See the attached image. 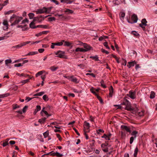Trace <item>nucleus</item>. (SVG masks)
Segmentation results:
<instances>
[{"label":"nucleus","instance_id":"obj_54","mask_svg":"<svg viewBox=\"0 0 157 157\" xmlns=\"http://www.w3.org/2000/svg\"><path fill=\"white\" fill-rule=\"evenodd\" d=\"M134 138H135L133 136L131 137L130 138V142H129L130 144H132V143H133V141L134 140Z\"/></svg>","mask_w":157,"mask_h":157},{"label":"nucleus","instance_id":"obj_33","mask_svg":"<svg viewBox=\"0 0 157 157\" xmlns=\"http://www.w3.org/2000/svg\"><path fill=\"white\" fill-rule=\"evenodd\" d=\"M138 132L136 131H133L131 133V135L133 136H134V137L135 138L136 137V135L138 134Z\"/></svg>","mask_w":157,"mask_h":157},{"label":"nucleus","instance_id":"obj_44","mask_svg":"<svg viewBox=\"0 0 157 157\" xmlns=\"http://www.w3.org/2000/svg\"><path fill=\"white\" fill-rule=\"evenodd\" d=\"M21 47V44H19L18 45H16L15 46H13L12 48H20Z\"/></svg>","mask_w":157,"mask_h":157},{"label":"nucleus","instance_id":"obj_46","mask_svg":"<svg viewBox=\"0 0 157 157\" xmlns=\"http://www.w3.org/2000/svg\"><path fill=\"white\" fill-rule=\"evenodd\" d=\"M101 137L102 138H105L106 140H110V139H109L107 135H106L105 134H104L103 136H101Z\"/></svg>","mask_w":157,"mask_h":157},{"label":"nucleus","instance_id":"obj_47","mask_svg":"<svg viewBox=\"0 0 157 157\" xmlns=\"http://www.w3.org/2000/svg\"><path fill=\"white\" fill-rule=\"evenodd\" d=\"M49 133L48 131H46L43 133L44 137L45 138H46L48 135Z\"/></svg>","mask_w":157,"mask_h":157},{"label":"nucleus","instance_id":"obj_49","mask_svg":"<svg viewBox=\"0 0 157 157\" xmlns=\"http://www.w3.org/2000/svg\"><path fill=\"white\" fill-rule=\"evenodd\" d=\"M55 45L60 46L63 45V43L62 42L55 43Z\"/></svg>","mask_w":157,"mask_h":157},{"label":"nucleus","instance_id":"obj_14","mask_svg":"<svg viewBox=\"0 0 157 157\" xmlns=\"http://www.w3.org/2000/svg\"><path fill=\"white\" fill-rule=\"evenodd\" d=\"M61 2L67 3V4H71L73 2V1L70 0H61L60 1Z\"/></svg>","mask_w":157,"mask_h":157},{"label":"nucleus","instance_id":"obj_16","mask_svg":"<svg viewBox=\"0 0 157 157\" xmlns=\"http://www.w3.org/2000/svg\"><path fill=\"white\" fill-rule=\"evenodd\" d=\"M38 53V52H29L26 56H33L37 54Z\"/></svg>","mask_w":157,"mask_h":157},{"label":"nucleus","instance_id":"obj_50","mask_svg":"<svg viewBox=\"0 0 157 157\" xmlns=\"http://www.w3.org/2000/svg\"><path fill=\"white\" fill-rule=\"evenodd\" d=\"M56 19L54 17H49L48 18V20L49 21H55Z\"/></svg>","mask_w":157,"mask_h":157},{"label":"nucleus","instance_id":"obj_34","mask_svg":"<svg viewBox=\"0 0 157 157\" xmlns=\"http://www.w3.org/2000/svg\"><path fill=\"white\" fill-rule=\"evenodd\" d=\"M58 68V67H55V66H52L50 67V70L52 71H55Z\"/></svg>","mask_w":157,"mask_h":157},{"label":"nucleus","instance_id":"obj_3","mask_svg":"<svg viewBox=\"0 0 157 157\" xmlns=\"http://www.w3.org/2000/svg\"><path fill=\"white\" fill-rule=\"evenodd\" d=\"M22 19L23 17H22L17 16L16 15L14 21L12 23L11 25L12 26L18 24Z\"/></svg>","mask_w":157,"mask_h":157},{"label":"nucleus","instance_id":"obj_45","mask_svg":"<svg viewBox=\"0 0 157 157\" xmlns=\"http://www.w3.org/2000/svg\"><path fill=\"white\" fill-rule=\"evenodd\" d=\"M132 34L135 36H139V34L138 33L136 32L135 31H132Z\"/></svg>","mask_w":157,"mask_h":157},{"label":"nucleus","instance_id":"obj_11","mask_svg":"<svg viewBox=\"0 0 157 157\" xmlns=\"http://www.w3.org/2000/svg\"><path fill=\"white\" fill-rule=\"evenodd\" d=\"M132 19L134 21V23H136L138 20V18L136 15L133 14L131 17Z\"/></svg>","mask_w":157,"mask_h":157},{"label":"nucleus","instance_id":"obj_22","mask_svg":"<svg viewBox=\"0 0 157 157\" xmlns=\"http://www.w3.org/2000/svg\"><path fill=\"white\" fill-rule=\"evenodd\" d=\"M64 12L67 13V14L72 13H73V11L72 10L67 9L66 10L64 11Z\"/></svg>","mask_w":157,"mask_h":157},{"label":"nucleus","instance_id":"obj_60","mask_svg":"<svg viewBox=\"0 0 157 157\" xmlns=\"http://www.w3.org/2000/svg\"><path fill=\"white\" fill-rule=\"evenodd\" d=\"M28 21H29L26 18L22 21L21 24H24L26 22H28Z\"/></svg>","mask_w":157,"mask_h":157},{"label":"nucleus","instance_id":"obj_59","mask_svg":"<svg viewBox=\"0 0 157 157\" xmlns=\"http://www.w3.org/2000/svg\"><path fill=\"white\" fill-rule=\"evenodd\" d=\"M37 111H39L41 109V107L40 105H37L36 109Z\"/></svg>","mask_w":157,"mask_h":157},{"label":"nucleus","instance_id":"obj_2","mask_svg":"<svg viewBox=\"0 0 157 157\" xmlns=\"http://www.w3.org/2000/svg\"><path fill=\"white\" fill-rule=\"evenodd\" d=\"M65 52H64L58 51L57 52L55 53V54L57 56V57L61 58L67 59V57L65 55Z\"/></svg>","mask_w":157,"mask_h":157},{"label":"nucleus","instance_id":"obj_42","mask_svg":"<svg viewBox=\"0 0 157 157\" xmlns=\"http://www.w3.org/2000/svg\"><path fill=\"white\" fill-rule=\"evenodd\" d=\"M43 99L45 101H48V97L46 95H44L43 96Z\"/></svg>","mask_w":157,"mask_h":157},{"label":"nucleus","instance_id":"obj_62","mask_svg":"<svg viewBox=\"0 0 157 157\" xmlns=\"http://www.w3.org/2000/svg\"><path fill=\"white\" fill-rule=\"evenodd\" d=\"M44 94V92H40L38 93V96H41L43 95V94Z\"/></svg>","mask_w":157,"mask_h":157},{"label":"nucleus","instance_id":"obj_32","mask_svg":"<svg viewBox=\"0 0 157 157\" xmlns=\"http://www.w3.org/2000/svg\"><path fill=\"white\" fill-rule=\"evenodd\" d=\"M12 61L11 59H6L5 61V64L6 66H8V64L11 63Z\"/></svg>","mask_w":157,"mask_h":157},{"label":"nucleus","instance_id":"obj_25","mask_svg":"<svg viewBox=\"0 0 157 157\" xmlns=\"http://www.w3.org/2000/svg\"><path fill=\"white\" fill-rule=\"evenodd\" d=\"M52 151H51V152H50L48 153H47L43 155H42V156H44V155H51L52 156H56V152H53L52 153Z\"/></svg>","mask_w":157,"mask_h":157},{"label":"nucleus","instance_id":"obj_15","mask_svg":"<svg viewBox=\"0 0 157 157\" xmlns=\"http://www.w3.org/2000/svg\"><path fill=\"white\" fill-rule=\"evenodd\" d=\"M55 15L56 16H58L59 17V19H60L61 20H63L65 19H66V17L63 15V14H59L57 13Z\"/></svg>","mask_w":157,"mask_h":157},{"label":"nucleus","instance_id":"obj_58","mask_svg":"<svg viewBox=\"0 0 157 157\" xmlns=\"http://www.w3.org/2000/svg\"><path fill=\"white\" fill-rule=\"evenodd\" d=\"M44 51V49L43 48H40L38 50V52L40 53H43Z\"/></svg>","mask_w":157,"mask_h":157},{"label":"nucleus","instance_id":"obj_64","mask_svg":"<svg viewBox=\"0 0 157 157\" xmlns=\"http://www.w3.org/2000/svg\"><path fill=\"white\" fill-rule=\"evenodd\" d=\"M8 144H9L8 142H5L3 143L2 146L3 147H5L6 146L8 145Z\"/></svg>","mask_w":157,"mask_h":157},{"label":"nucleus","instance_id":"obj_23","mask_svg":"<svg viewBox=\"0 0 157 157\" xmlns=\"http://www.w3.org/2000/svg\"><path fill=\"white\" fill-rule=\"evenodd\" d=\"M141 23L143 25L146 26L147 25V21L145 18L143 19L142 20Z\"/></svg>","mask_w":157,"mask_h":157},{"label":"nucleus","instance_id":"obj_55","mask_svg":"<svg viewBox=\"0 0 157 157\" xmlns=\"http://www.w3.org/2000/svg\"><path fill=\"white\" fill-rule=\"evenodd\" d=\"M101 52H102L103 53H105L106 54H108L109 53V52H108L107 51H106V50H105V49L102 48L101 49Z\"/></svg>","mask_w":157,"mask_h":157},{"label":"nucleus","instance_id":"obj_48","mask_svg":"<svg viewBox=\"0 0 157 157\" xmlns=\"http://www.w3.org/2000/svg\"><path fill=\"white\" fill-rule=\"evenodd\" d=\"M71 44L70 42L67 41L65 42L64 46H71Z\"/></svg>","mask_w":157,"mask_h":157},{"label":"nucleus","instance_id":"obj_30","mask_svg":"<svg viewBox=\"0 0 157 157\" xmlns=\"http://www.w3.org/2000/svg\"><path fill=\"white\" fill-rule=\"evenodd\" d=\"M155 93L153 91H151L150 95V97L151 99L154 98L155 97Z\"/></svg>","mask_w":157,"mask_h":157},{"label":"nucleus","instance_id":"obj_4","mask_svg":"<svg viewBox=\"0 0 157 157\" xmlns=\"http://www.w3.org/2000/svg\"><path fill=\"white\" fill-rule=\"evenodd\" d=\"M47 10L46 9V7H44L43 8L38 9L36 11V13L37 14H41L44 13H47Z\"/></svg>","mask_w":157,"mask_h":157},{"label":"nucleus","instance_id":"obj_57","mask_svg":"<svg viewBox=\"0 0 157 157\" xmlns=\"http://www.w3.org/2000/svg\"><path fill=\"white\" fill-rule=\"evenodd\" d=\"M56 156L58 157H61L63 155L62 154H60L58 152H56Z\"/></svg>","mask_w":157,"mask_h":157},{"label":"nucleus","instance_id":"obj_20","mask_svg":"<svg viewBox=\"0 0 157 157\" xmlns=\"http://www.w3.org/2000/svg\"><path fill=\"white\" fill-rule=\"evenodd\" d=\"M48 25H39L36 26V28H40L44 29H47L48 28Z\"/></svg>","mask_w":157,"mask_h":157},{"label":"nucleus","instance_id":"obj_53","mask_svg":"<svg viewBox=\"0 0 157 157\" xmlns=\"http://www.w3.org/2000/svg\"><path fill=\"white\" fill-rule=\"evenodd\" d=\"M14 66L15 67H18L22 66H23V64L21 63H19L18 64H14Z\"/></svg>","mask_w":157,"mask_h":157},{"label":"nucleus","instance_id":"obj_40","mask_svg":"<svg viewBox=\"0 0 157 157\" xmlns=\"http://www.w3.org/2000/svg\"><path fill=\"white\" fill-rule=\"evenodd\" d=\"M3 24L4 25L6 26L7 27V29L8 28V22L6 20H4L3 22Z\"/></svg>","mask_w":157,"mask_h":157},{"label":"nucleus","instance_id":"obj_7","mask_svg":"<svg viewBox=\"0 0 157 157\" xmlns=\"http://www.w3.org/2000/svg\"><path fill=\"white\" fill-rule=\"evenodd\" d=\"M84 48L85 49L84 50L85 51V52L88 51L91 49V47L89 45L86 44L84 43L83 44Z\"/></svg>","mask_w":157,"mask_h":157},{"label":"nucleus","instance_id":"obj_51","mask_svg":"<svg viewBox=\"0 0 157 157\" xmlns=\"http://www.w3.org/2000/svg\"><path fill=\"white\" fill-rule=\"evenodd\" d=\"M52 8V7H48V8L46 7V9L47 10V11H48L47 12V13H50V12L51 11V10Z\"/></svg>","mask_w":157,"mask_h":157},{"label":"nucleus","instance_id":"obj_35","mask_svg":"<svg viewBox=\"0 0 157 157\" xmlns=\"http://www.w3.org/2000/svg\"><path fill=\"white\" fill-rule=\"evenodd\" d=\"M31 78H30L29 79H27L26 80H22L21 81V82L22 83H23V84H24L29 82V79Z\"/></svg>","mask_w":157,"mask_h":157},{"label":"nucleus","instance_id":"obj_28","mask_svg":"<svg viewBox=\"0 0 157 157\" xmlns=\"http://www.w3.org/2000/svg\"><path fill=\"white\" fill-rule=\"evenodd\" d=\"M9 95L10 94L9 93H6L4 94H1L0 95V98L8 97Z\"/></svg>","mask_w":157,"mask_h":157},{"label":"nucleus","instance_id":"obj_8","mask_svg":"<svg viewBox=\"0 0 157 157\" xmlns=\"http://www.w3.org/2000/svg\"><path fill=\"white\" fill-rule=\"evenodd\" d=\"M125 3V0H115L113 1V4L115 5H119L121 3Z\"/></svg>","mask_w":157,"mask_h":157},{"label":"nucleus","instance_id":"obj_43","mask_svg":"<svg viewBox=\"0 0 157 157\" xmlns=\"http://www.w3.org/2000/svg\"><path fill=\"white\" fill-rule=\"evenodd\" d=\"M104 81L103 80H102L101 82V86L103 87L104 88H106V86L105 84H104Z\"/></svg>","mask_w":157,"mask_h":157},{"label":"nucleus","instance_id":"obj_18","mask_svg":"<svg viewBox=\"0 0 157 157\" xmlns=\"http://www.w3.org/2000/svg\"><path fill=\"white\" fill-rule=\"evenodd\" d=\"M16 16V15L13 14V15L11 17L10 20V22L11 23H12L13 21H14L15 18Z\"/></svg>","mask_w":157,"mask_h":157},{"label":"nucleus","instance_id":"obj_38","mask_svg":"<svg viewBox=\"0 0 157 157\" xmlns=\"http://www.w3.org/2000/svg\"><path fill=\"white\" fill-rule=\"evenodd\" d=\"M84 135L86 136V139H88L89 138V137L86 134V133L88 132H89V131L86 130L85 129H84Z\"/></svg>","mask_w":157,"mask_h":157},{"label":"nucleus","instance_id":"obj_12","mask_svg":"<svg viewBox=\"0 0 157 157\" xmlns=\"http://www.w3.org/2000/svg\"><path fill=\"white\" fill-rule=\"evenodd\" d=\"M128 65H127V66L129 68H130L132 66H133L135 65L136 64V62L134 61L132 62H128Z\"/></svg>","mask_w":157,"mask_h":157},{"label":"nucleus","instance_id":"obj_52","mask_svg":"<svg viewBox=\"0 0 157 157\" xmlns=\"http://www.w3.org/2000/svg\"><path fill=\"white\" fill-rule=\"evenodd\" d=\"M103 45L107 48L109 49V47L108 46V43L107 42H106L104 43Z\"/></svg>","mask_w":157,"mask_h":157},{"label":"nucleus","instance_id":"obj_36","mask_svg":"<svg viewBox=\"0 0 157 157\" xmlns=\"http://www.w3.org/2000/svg\"><path fill=\"white\" fill-rule=\"evenodd\" d=\"M13 109L14 110L15 109L17 108H20V106L17 104H13Z\"/></svg>","mask_w":157,"mask_h":157},{"label":"nucleus","instance_id":"obj_17","mask_svg":"<svg viewBox=\"0 0 157 157\" xmlns=\"http://www.w3.org/2000/svg\"><path fill=\"white\" fill-rule=\"evenodd\" d=\"M71 77H72L71 78V79L70 80L76 83L78 82L77 81V79L76 78H74L73 76H71Z\"/></svg>","mask_w":157,"mask_h":157},{"label":"nucleus","instance_id":"obj_19","mask_svg":"<svg viewBox=\"0 0 157 157\" xmlns=\"http://www.w3.org/2000/svg\"><path fill=\"white\" fill-rule=\"evenodd\" d=\"M47 119L46 117L42 118L38 120V122L40 123H44L45 122V121Z\"/></svg>","mask_w":157,"mask_h":157},{"label":"nucleus","instance_id":"obj_6","mask_svg":"<svg viewBox=\"0 0 157 157\" xmlns=\"http://www.w3.org/2000/svg\"><path fill=\"white\" fill-rule=\"evenodd\" d=\"M49 16L50 15H48L45 17L44 16L40 15L39 16L37 17H36V18L37 19V21H39V22H41L43 21L45 18H46L47 17Z\"/></svg>","mask_w":157,"mask_h":157},{"label":"nucleus","instance_id":"obj_13","mask_svg":"<svg viewBox=\"0 0 157 157\" xmlns=\"http://www.w3.org/2000/svg\"><path fill=\"white\" fill-rule=\"evenodd\" d=\"M109 96H110V97H111L112 96V93H113V88L112 86H110V88L109 89Z\"/></svg>","mask_w":157,"mask_h":157},{"label":"nucleus","instance_id":"obj_9","mask_svg":"<svg viewBox=\"0 0 157 157\" xmlns=\"http://www.w3.org/2000/svg\"><path fill=\"white\" fill-rule=\"evenodd\" d=\"M84 129L87 131L90 127V125L89 123L87 122L86 121L84 122Z\"/></svg>","mask_w":157,"mask_h":157},{"label":"nucleus","instance_id":"obj_56","mask_svg":"<svg viewBox=\"0 0 157 157\" xmlns=\"http://www.w3.org/2000/svg\"><path fill=\"white\" fill-rule=\"evenodd\" d=\"M28 107V106H27L26 105L22 109V111L23 113H25L26 112V109H27Z\"/></svg>","mask_w":157,"mask_h":157},{"label":"nucleus","instance_id":"obj_31","mask_svg":"<svg viewBox=\"0 0 157 157\" xmlns=\"http://www.w3.org/2000/svg\"><path fill=\"white\" fill-rule=\"evenodd\" d=\"M8 0H6L4 2V3L0 4V6H1V7H3V6L6 5L7 3H8Z\"/></svg>","mask_w":157,"mask_h":157},{"label":"nucleus","instance_id":"obj_21","mask_svg":"<svg viewBox=\"0 0 157 157\" xmlns=\"http://www.w3.org/2000/svg\"><path fill=\"white\" fill-rule=\"evenodd\" d=\"M125 16V13L124 12H121L120 14V17L121 19L123 20L124 19V17Z\"/></svg>","mask_w":157,"mask_h":157},{"label":"nucleus","instance_id":"obj_5","mask_svg":"<svg viewBox=\"0 0 157 157\" xmlns=\"http://www.w3.org/2000/svg\"><path fill=\"white\" fill-rule=\"evenodd\" d=\"M136 92L135 91L132 92V91H130L129 92V94H127V95L131 99H134L136 98Z\"/></svg>","mask_w":157,"mask_h":157},{"label":"nucleus","instance_id":"obj_63","mask_svg":"<svg viewBox=\"0 0 157 157\" xmlns=\"http://www.w3.org/2000/svg\"><path fill=\"white\" fill-rule=\"evenodd\" d=\"M73 129L74 130L75 132L76 133V134L78 136H80V134L78 132V131L77 130V129L75 128H73Z\"/></svg>","mask_w":157,"mask_h":157},{"label":"nucleus","instance_id":"obj_61","mask_svg":"<svg viewBox=\"0 0 157 157\" xmlns=\"http://www.w3.org/2000/svg\"><path fill=\"white\" fill-rule=\"evenodd\" d=\"M93 89V88L90 89V91L92 93H93V94H94L96 96V95H97V94L95 92L94 90Z\"/></svg>","mask_w":157,"mask_h":157},{"label":"nucleus","instance_id":"obj_29","mask_svg":"<svg viewBox=\"0 0 157 157\" xmlns=\"http://www.w3.org/2000/svg\"><path fill=\"white\" fill-rule=\"evenodd\" d=\"M138 151V149L137 147L135 149L134 151V157H137V153Z\"/></svg>","mask_w":157,"mask_h":157},{"label":"nucleus","instance_id":"obj_27","mask_svg":"<svg viewBox=\"0 0 157 157\" xmlns=\"http://www.w3.org/2000/svg\"><path fill=\"white\" fill-rule=\"evenodd\" d=\"M75 51L76 52H78V51H80V52H85V51L84 50L83 48H76L75 49Z\"/></svg>","mask_w":157,"mask_h":157},{"label":"nucleus","instance_id":"obj_39","mask_svg":"<svg viewBox=\"0 0 157 157\" xmlns=\"http://www.w3.org/2000/svg\"><path fill=\"white\" fill-rule=\"evenodd\" d=\"M43 73V71H40L37 72L36 75V77H37L38 76L41 75Z\"/></svg>","mask_w":157,"mask_h":157},{"label":"nucleus","instance_id":"obj_37","mask_svg":"<svg viewBox=\"0 0 157 157\" xmlns=\"http://www.w3.org/2000/svg\"><path fill=\"white\" fill-rule=\"evenodd\" d=\"M29 17L30 19H32L33 18L34 14L33 13H29L28 14Z\"/></svg>","mask_w":157,"mask_h":157},{"label":"nucleus","instance_id":"obj_26","mask_svg":"<svg viewBox=\"0 0 157 157\" xmlns=\"http://www.w3.org/2000/svg\"><path fill=\"white\" fill-rule=\"evenodd\" d=\"M30 27L32 29H35L36 28V26H34V23L33 21L32 22L29 24Z\"/></svg>","mask_w":157,"mask_h":157},{"label":"nucleus","instance_id":"obj_1","mask_svg":"<svg viewBox=\"0 0 157 157\" xmlns=\"http://www.w3.org/2000/svg\"><path fill=\"white\" fill-rule=\"evenodd\" d=\"M127 98V97H125L124 98V101L121 104L126 106L125 108V109L129 111H132L134 109L132 106L130 102L126 99Z\"/></svg>","mask_w":157,"mask_h":157},{"label":"nucleus","instance_id":"obj_41","mask_svg":"<svg viewBox=\"0 0 157 157\" xmlns=\"http://www.w3.org/2000/svg\"><path fill=\"white\" fill-rule=\"evenodd\" d=\"M96 96H97V98L100 101V102L101 103H102L103 102V101L101 98V97L98 94H97V95H96Z\"/></svg>","mask_w":157,"mask_h":157},{"label":"nucleus","instance_id":"obj_24","mask_svg":"<svg viewBox=\"0 0 157 157\" xmlns=\"http://www.w3.org/2000/svg\"><path fill=\"white\" fill-rule=\"evenodd\" d=\"M90 58H92L93 59L95 60L96 61H99L98 57L97 56H91L90 57Z\"/></svg>","mask_w":157,"mask_h":157},{"label":"nucleus","instance_id":"obj_10","mask_svg":"<svg viewBox=\"0 0 157 157\" xmlns=\"http://www.w3.org/2000/svg\"><path fill=\"white\" fill-rule=\"evenodd\" d=\"M121 128L125 130L128 132L130 133L131 132V131L130 130V128L126 126L121 125Z\"/></svg>","mask_w":157,"mask_h":157}]
</instances>
